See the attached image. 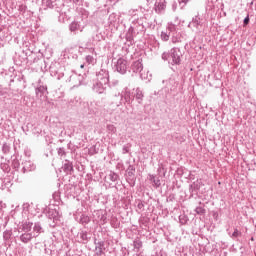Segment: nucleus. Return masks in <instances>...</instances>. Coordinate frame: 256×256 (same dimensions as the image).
I'll list each match as a JSON object with an SVG mask.
<instances>
[{"mask_svg":"<svg viewBox=\"0 0 256 256\" xmlns=\"http://www.w3.org/2000/svg\"><path fill=\"white\" fill-rule=\"evenodd\" d=\"M109 87V71L102 69L96 73V78L93 80L92 91L103 95Z\"/></svg>","mask_w":256,"mask_h":256,"instance_id":"f257e3e1","label":"nucleus"},{"mask_svg":"<svg viewBox=\"0 0 256 256\" xmlns=\"http://www.w3.org/2000/svg\"><path fill=\"white\" fill-rule=\"evenodd\" d=\"M123 99L125 100V103L131 105V103L135 101V94L128 88H126L122 94H115L114 100L111 103V106L113 107L112 109L115 110L117 107H121Z\"/></svg>","mask_w":256,"mask_h":256,"instance_id":"f03ea898","label":"nucleus"},{"mask_svg":"<svg viewBox=\"0 0 256 256\" xmlns=\"http://www.w3.org/2000/svg\"><path fill=\"white\" fill-rule=\"evenodd\" d=\"M181 50L174 47L170 52H164L162 54L163 61H168L169 65H181Z\"/></svg>","mask_w":256,"mask_h":256,"instance_id":"7ed1b4c3","label":"nucleus"},{"mask_svg":"<svg viewBox=\"0 0 256 256\" xmlns=\"http://www.w3.org/2000/svg\"><path fill=\"white\" fill-rule=\"evenodd\" d=\"M115 67H116V71L120 73V75H125L128 69L127 60L123 58L118 59L115 64Z\"/></svg>","mask_w":256,"mask_h":256,"instance_id":"20e7f679","label":"nucleus"},{"mask_svg":"<svg viewBox=\"0 0 256 256\" xmlns=\"http://www.w3.org/2000/svg\"><path fill=\"white\" fill-rule=\"evenodd\" d=\"M83 29H85V24H82L81 21L74 20L69 25V31H71V33H77V31L83 33Z\"/></svg>","mask_w":256,"mask_h":256,"instance_id":"39448f33","label":"nucleus"},{"mask_svg":"<svg viewBox=\"0 0 256 256\" xmlns=\"http://www.w3.org/2000/svg\"><path fill=\"white\" fill-rule=\"evenodd\" d=\"M188 27L192 29V31H199L201 27V18L199 16L193 17L192 21L188 24Z\"/></svg>","mask_w":256,"mask_h":256,"instance_id":"423d86ee","label":"nucleus"},{"mask_svg":"<svg viewBox=\"0 0 256 256\" xmlns=\"http://www.w3.org/2000/svg\"><path fill=\"white\" fill-rule=\"evenodd\" d=\"M167 7V2L165 0H156L155 11L156 13H163Z\"/></svg>","mask_w":256,"mask_h":256,"instance_id":"0eeeda50","label":"nucleus"},{"mask_svg":"<svg viewBox=\"0 0 256 256\" xmlns=\"http://www.w3.org/2000/svg\"><path fill=\"white\" fill-rule=\"evenodd\" d=\"M23 167H22V171L23 173H29L30 171H35L36 166L33 162L31 161H25L22 163Z\"/></svg>","mask_w":256,"mask_h":256,"instance_id":"6e6552de","label":"nucleus"},{"mask_svg":"<svg viewBox=\"0 0 256 256\" xmlns=\"http://www.w3.org/2000/svg\"><path fill=\"white\" fill-rule=\"evenodd\" d=\"M170 31H172V35L170 36L172 43H179L181 41V36L179 35V32H177V27L170 28Z\"/></svg>","mask_w":256,"mask_h":256,"instance_id":"1a4fd4ad","label":"nucleus"},{"mask_svg":"<svg viewBox=\"0 0 256 256\" xmlns=\"http://www.w3.org/2000/svg\"><path fill=\"white\" fill-rule=\"evenodd\" d=\"M45 93H47L46 86H39L36 88V97L38 99H43V97H45Z\"/></svg>","mask_w":256,"mask_h":256,"instance_id":"9d476101","label":"nucleus"},{"mask_svg":"<svg viewBox=\"0 0 256 256\" xmlns=\"http://www.w3.org/2000/svg\"><path fill=\"white\" fill-rule=\"evenodd\" d=\"M134 93V98L136 99L137 103L141 104L143 103V91H141V88H136Z\"/></svg>","mask_w":256,"mask_h":256,"instance_id":"9b49d317","label":"nucleus"},{"mask_svg":"<svg viewBox=\"0 0 256 256\" xmlns=\"http://www.w3.org/2000/svg\"><path fill=\"white\" fill-rule=\"evenodd\" d=\"M47 217L48 219H53V221H57L59 219V212L55 209H49Z\"/></svg>","mask_w":256,"mask_h":256,"instance_id":"f8f14e48","label":"nucleus"},{"mask_svg":"<svg viewBox=\"0 0 256 256\" xmlns=\"http://www.w3.org/2000/svg\"><path fill=\"white\" fill-rule=\"evenodd\" d=\"M133 73H141L143 71V64L140 61H136L132 64Z\"/></svg>","mask_w":256,"mask_h":256,"instance_id":"ddd939ff","label":"nucleus"},{"mask_svg":"<svg viewBox=\"0 0 256 256\" xmlns=\"http://www.w3.org/2000/svg\"><path fill=\"white\" fill-rule=\"evenodd\" d=\"M55 7V2L52 0H42V9H53Z\"/></svg>","mask_w":256,"mask_h":256,"instance_id":"4468645a","label":"nucleus"},{"mask_svg":"<svg viewBox=\"0 0 256 256\" xmlns=\"http://www.w3.org/2000/svg\"><path fill=\"white\" fill-rule=\"evenodd\" d=\"M33 231H34V233H36V235H34V237H39V235H41V233H43V227L41 226L40 223H35L34 227H33Z\"/></svg>","mask_w":256,"mask_h":256,"instance_id":"2eb2a0df","label":"nucleus"},{"mask_svg":"<svg viewBox=\"0 0 256 256\" xmlns=\"http://www.w3.org/2000/svg\"><path fill=\"white\" fill-rule=\"evenodd\" d=\"M31 239H33V234L31 233H24L20 236V241H22V243H29Z\"/></svg>","mask_w":256,"mask_h":256,"instance_id":"dca6fc26","label":"nucleus"},{"mask_svg":"<svg viewBox=\"0 0 256 256\" xmlns=\"http://www.w3.org/2000/svg\"><path fill=\"white\" fill-rule=\"evenodd\" d=\"M33 227V223L30 221H25L22 223V231H25V233H29Z\"/></svg>","mask_w":256,"mask_h":256,"instance_id":"f3484780","label":"nucleus"},{"mask_svg":"<svg viewBox=\"0 0 256 256\" xmlns=\"http://www.w3.org/2000/svg\"><path fill=\"white\" fill-rule=\"evenodd\" d=\"M95 249L96 255H103V250L105 249V242H98Z\"/></svg>","mask_w":256,"mask_h":256,"instance_id":"a211bd4d","label":"nucleus"},{"mask_svg":"<svg viewBox=\"0 0 256 256\" xmlns=\"http://www.w3.org/2000/svg\"><path fill=\"white\" fill-rule=\"evenodd\" d=\"M201 189V180H196L190 185V191H199Z\"/></svg>","mask_w":256,"mask_h":256,"instance_id":"6ab92c4d","label":"nucleus"},{"mask_svg":"<svg viewBox=\"0 0 256 256\" xmlns=\"http://www.w3.org/2000/svg\"><path fill=\"white\" fill-rule=\"evenodd\" d=\"M134 249H136L137 252H139V249L143 247V242L139 239H135L133 242Z\"/></svg>","mask_w":256,"mask_h":256,"instance_id":"aec40b11","label":"nucleus"},{"mask_svg":"<svg viewBox=\"0 0 256 256\" xmlns=\"http://www.w3.org/2000/svg\"><path fill=\"white\" fill-rule=\"evenodd\" d=\"M12 236H13V231L11 230H5L3 233L4 241H9V239H11Z\"/></svg>","mask_w":256,"mask_h":256,"instance_id":"412c9836","label":"nucleus"},{"mask_svg":"<svg viewBox=\"0 0 256 256\" xmlns=\"http://www.w3.org/2000/svg\"><path fill=\"white\" fill-rule=\"evenodd\" d=\"M63 169L65 173H71V171H73V164H71L70 162H67L64 164Z\"/></svg>","mask_w":256,"mask_h":256,"instance_id":"4be33fe9","label":"nucleus"},{"mask_svg":"<svg viewBox=\"0 0 256 256\" xmlns=\"http://www.w3.org/2000/svg\"><path fill=\"white\" fill-rule=\"evenodd\" d=\"M90 221H91V218H89V216L87 215H82L80 218V223L82 225H87L88 223H90Z\"/></svg>","mask_w":256,"mask_h":256,"instance_id":"5701e85b","label":"nucleus"},{"mask_svg":"<svg viewBox=\"0 0 256 256\" xmlns=\"http://www.w3.org/2000/svg\"><path fill=\"white\" fill-rule=\"evenodd\" d=\"M171 28H176V26L174 24H169L167 26L166 30H164V33H167V35H168V39L171 37V35H173Z\"/></svg>","mask_w":256,"mask_h":256,"instance_id":"b1692460","label":"nucleus"},{"mask_svg":"<svg viewBox=\"0 0 256 256\" xmlns=\"http://www.w3.org/2000/svg\"><path fill=\"white\" fill-rule=\"evenodd\" d=\"M106 129H107L108 133H112V134L117 133V127H115V125H113V124H108Z\"/></svg>","mask_w":256,"mask_h":256,"instance_id":"393cba45","label":"nucleus"},{"mask_svg":"<svg viewBox=\"0 0 256 256\" xmlns=\"http://www.w3.org/2000/svg\"><path fill=\"white\" fill-rule=\"evenodd\" d=\"M150 181L154 183L155 187H161V180H159V178H155V176H152L150 178Z\"/></svg>","mask_w":256,"mask_h":256,"instance_id":"a878e982","label":"nucleus"},{"mask_svg":"<svg viewBox=\"0 0 256 256\" xmlns=\"http://www.w3.org/2000/svg\"><path fill=\"white\" fill-rule=\"evenodd\" d=\"M109 179H110V181L115 182V181H117V179H119V176L115 172H111L109 174Z\"/></svg>","mask_w":256,"mask_h":256,"instance_id":"bb28decb","label":"nucleus"},{"mask_svg":"<svg viewBox=\"0 0 256 256\" xmlns=\"http://www.w3.org/2000/svg\"><path fill=\"white\" fill-rule=\"evenodd\" d=\"M57 153L59 157H65L67 155V152H65V149L63 147L57 149Z\"/></svg>","mask_w":256,"mask_h":256,"instance_id":"cd10ccee","label":"nucleus"},{"mask_svg":"<svg viewBox=\"0 0 256 256\" xmlns=\"http://www.w3.org/2000/svg\"><path fill=\"white\" fill-rule=\"evenodd\" d=\"M162 41H169V35H167V32L162 31L160 35Z\"/></svg>","mask_w":256,"mask_h":256,"instance_id":"c85d7f7f","label":"nucleus"},{"mask_svg":"<svg viewBox=\"0 0 256 256\" xmlns=\"http://www.w3.org/2000/svg\"><path fill=\"white\" fill-rule=\"evenodd\" d=\"M195 212L197 213V215H205V209L203 207H197L195 209Z\"/></svg>","mask_w":256,"mask_h":256,"instance_id":"c756f323","label":"nucleus"},{"mask_svg":"<svg viewBox=\"0 0 256 256\" xmlns=\"http://www.w3.org/2000/svg\"><path fill=\"white\" fill-rule=\"evenodd\" d=\"M86 62H88L89 65H92L93 63H95V58H93V56L88 55L86 56Z\"/></svg>","mask_w":256,"mask_h":256,"instance_id":"7c9ffc66","label":"nucleus"},{"mask_svg":"<svg viewBox=\"0 0 256 256\" xmlns=\"http://www.w3.org/2000/svg\"><path fill=\"white\" fill-rule=\"evenodd\" d=\"M80 239H82V241H89V237L87 236V232H81L80 233Z\"/></svg>","mask_w":256,"mask_h":256,"instance_id":"2f4dec72","label":"nucleus"},{"mask_svg":"<svg viewBox=\"0 0 256 256\" xmlns=\"http://www.w3.org/2000/svg\"><path fill=\"white\" fill-rule=\"evenodd\" d=\"M241 235V232H239V230L235 229L234 232L232 233L231 237L233 239H237V237H239Z\"/></svg>","mask_w":256,"mask_h":256,"instance_id":"473e14b6","label":"nucleus"},{"mask_svg":"<svg viewBox=\"0 0 256 256\" xmlns=\"http://www.w3.org/2000/svg\"><path fill=\"white\" fill-rule=\"evenodd\" d=\"M134 29L133 27L129 28L128 34H127V39L128 41H131V39H133V36H131V34L133 33Z\"/></svg>","mask_w":256,"mask_h":256,"instance_id":"72a5a7b5","label":"nucleus"},{"mask_svg":"<svg viewBox=\"0 0 256 256\" xmlns=\"http://www.w3.org/2000/svg\"><path fill=\"white\" fill-rule=\"evenodd\" d=\"M7 91H9L7 88H2L0 90V95H2V97H7Z\"/></svg>","mask_w":256,"mask_h":256,"instance_id":"f704fd0d","label":"nucleus"},{"mask_svg":"<svg viewBox=\"0 0 256 256\" xmlns=\"http://www.w3.org/2000/svg\"><path fill=\"white\" fill-rule=\"evenodd\" d=\"M2 151L4 153H9V146L7 144H4L3 147H2Z\"/></svg>","mask_w":256,"mask_h":256,"instance_id":"c9c22d12","label":"nucleus"},{"mask_svg":"<svg viewBox=\"0 0 256 256\" xmlns=\"http://www.w3.org/2000/svg\"><path fill=\"white\" fill-rule=\"evenodd\" d=\"M178 3L180 4V5H187V3H189V0H178Z\"/></svg>","mask_w":256,"mask_h":256,"instance_id":"e433bc0d","label":"nucleus"},{"mask_svg":"<svg viewBox=\"0 0 256 256\" xmlns=\"http://www.w3.org/2000/svg\"><path fill=\"white\" fill-rule=\"evenodd\" d=\"M29 207H31V205H29V203H25V204L23 205L24 211H29Z\"/></svg>","mask_w":256,"mask_h":256,"instance_id":"4c0bfd02","label":"nucleus"},{"mask_svg":"<svg viewBox=\"0 0 256 256\" xmlns=\"http://www.w3.org/2000/svg\"><path fill=\"white\" fill-rule=\"evenodd\" d=\"M163 83H167V87H169V85H171V83H173V79H169V80H164Z\"/></svg>","mask_w":256,"mask_h":256,"instance_id":"58836bf2","label":"nucleus"},{"mask_svg":"<svg viewBox=\"0 0 256 256\" xmlns=\"http://www.w3.org/2000/svg\"><path fill=\"white\" fill-rule=\"evenodd\" d=\"M244 25H249V16L244 19Z\"/></svg>","mask_w":256,"mask_h":256,"instance_id":"ea45409f","label":"nucleus"},{"mask_svg":"<svg viewBox=\"0 0 256 256\" xmlns=\"http://www.w3.org/2000/svg\"><path fill=\"white\" fill-rule=\"evenodd\" d=\"M123 153L125 154V153H129V148H127V146H124L123 147Z\"/></svg>","mask_w":256,"mask_h":256,"instance_id":"a19ab883","label":"nucleus"},{"mask_svg":"<svg viewBox=\"0 0 256 256\" xmlns=\"http://www.w3.org/2000/svg\"><path fill=\"white\" fill-rule=\"evenodd\" d=\"M134 12H135V10H130L129 11L130 15H133Z\"/></svg>","mask_w":256,"mask_h":256,"instance_id":"79ce46f5","label":"nucleus"},{"mask_svg":"<svg viewBox=\"0 0 256 256\" xmlns=\"http://www.w3.org/2000/svg\"><path fill=\"white\" fill-rule=\"evenodd\" d=\"M128 175H129V176L133 175V172H128Z\"/></svg>","mask_w":256,"mask_h":256,"instance_id":"37998d69","label":"nucleus"},{"mask_svg":"<svg viewBox=\"0 0 256 256\" xmlns=\"http://www.w3.org/2000/svg\"><path fill=\"white\" fill-rule=\"evenodd\" d=\"M80 67H81V69H83L84 65H81Z\"/></svg>","mask_w":256,"mask_h":256,"instance_id":"c03bdc74","label":"nucleus"},{"mask_svg":"<svg viewBox=\"0 0 256 256\" xmlns=\"http://www.w3.org/2000/svg\"><path fill=\"white\" fill-rule=\"evenodd\" d=\"M114 83H115V85H117L118 81H116V82H114Z\"/></svg>","mask_w":256,"mask_h":256,"instance_id":"a18cd8bd","label":"nucleus"}]
</instances>
